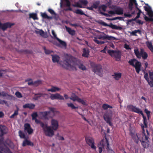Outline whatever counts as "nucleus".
Listing matches in <instances>:
<instances>
[{"label": "nucleus", "instance_id": "7", "mask_svg": "<svg viewBox=\"0 0 153 153\" xmlns=\"http://www.w3.org/2000/svg\"><path fill=\"white\" fill-rule=\"evenodd\" d=\"M0 153H12L10 149L4 143L3 139H0Z\"/></svg>", "mask_w": 153, "mask_h": 153}, {"label": "nucleus", "instance_id": "52", "mask_svg": "<svg viewBox=\"0 0 153 153\" xmlns=\"http://www.w3.org/2000/svg\"><path fill=\"white\" fill-rule=\"evenodd\" d=\"M43 49L45 51V52L46 54H49L52 52L51 51L46 49L45 47H44Z\"/></svg>", "mask_w": 153, "mask_h": 153}, {"label": "nucleus", "instance_id": "8", "mask_svg": "<svg viewBox=\"0 0 153 153\" xmlns=\"http://www.w3.org/2000/svg\"><path fill=\"white\" fill-rule=\"evenodd\" d=\"M91 66L93 72L99 76H100L101 75L102 68L101 65L94 63H92L91 64Z\"/></svg>", "mask_w": 153, "mask_h": 153}, {"label": "nucleus", "instance_id": "6", "mask_svg": "<svg viewBox=\"0 0 153 153\" xmlns=\"http://www.w3.org/2000/svg\"><path fill=\"white\" fill-rule=\"evenodd\" d=\"M44 132L46 136L52 137L54 134V131L51 126H48L47 124L45 123L43 127H42Z\"/></svg>", "mask_w": 153, "mask_h": 153}, {"label": "nucleus", "instance_id": "34", "mask_svg": "<svg viewBox=\"0 0 153 153\" xmlns=\"http://www.w3.org/2000/svg\"><path fill=\"white\" fill-rule=\"evenodd\" d=\"M133 1V0H130L129 1V3L128 5V8L130 11H131L133 9V6L134 3Z\"/></svg>", "mask_w": 153, "mask_h": 153}, {"label": "nucleus", "instance_id": "56", "mask_svg": "<svg viewBox=\"0 0 153 153\" xmlns=\"http://www.w3.org/2000/svg\"><path fill=\"white\" fill-rule=\"evenodd\" d=\"M144 18L146 22L150 21L153 20V19H152L149 18L148 17L146 16V15H145Z\"/></svg>", "mask_w": 153, "mask_h": 153}, {"label": "nucleus", "instance_id": "58", "mask_svg": "<svg viewBox=\"0 0 153 153\" xmlns=\"http://www.w3.org/2000/svg\"><path fill=\"white\" fill-rule=\"evenodd\" d=\"M48 11L52 15H54L55 14V13L54 11L51 9H49Z\"/></svg>", "mask_w": 153, "mask_h": 153}, {"label": "nucleus", "instance_id": "46", "mask_svg": "<svg viewBox=\"0 0 153 153\" xmlns=\"http://www.w3.org/2000/svg\"><path fill=\"white\" fill-rule=\"evenodd\" d=\"M31 117H32V120H34L36 119L38 117V114L36 112H34L31 114Z\"/></svg>", "mask_w": 153, "mask_h": 153}, {"label": "nucleus", "instance_id": "55", "mask_svg": "<svg viewBox=\"0 0 153 153\" xmlns=\"http://www.w3.org/2000/svg\"><path fill=\"white\" fill-rule=\"evenodd\" d=\"M15 95L18 98H21L22 96L21 94L19 91H17L15 93Z\"/></svg>", "mask_w": 153, "mask_h": 153}, {"label": "nucleus", "instance_id": "15", "mask_svg": "<svg viewBox=\"0 0 153 153\" xmlns=\"http://www.w3.org/2000/svg\"><path fill=\"white\" fill-rule=\"evenodd\" d=\"M51 127L52 128L54 131L56 130L59 127V122L58 121L54 119H52L51 120Z\"/></svg>", "mask_w": 153, "mask_h": 153}, {"label": "nucleus", "instance_id": "16", "mask_svg": "<svg viewBox=\"0 0 153 153\" xmlns=\"http://www.w3.org/2000/svg\"><path fill=\"white\" fill-rule=\"evenodd\" d=\"M97 22L100 24L105 26H108L111 28L113 29L116 30L117 25H113L112 23H111L110 24L108 25L105 22L102 20L99 21Z\"/></svg>", "mask_w": 153, "mask_h": 153}, {"label": "nucleus", "instance_id": "3", "mask_svg": "<svg viewBox=\"0 0 153 153\" xmlns=\"http://www.w3.org/2000/svg\"><path fill=\"white\" fill-rule=\"evenodd\" d=\"M128 63L130 65L134 67L136 72L139 74L141 70V68L142 66L141 62L138 61L135 59L130 60Z\"/></svg>", "mask_w": 153, "mask_h": 153}, {"label": "nucleus", "instance_id": "31", "mask_svg": "<svg viewBox=\"0 0 153 153\" xmlns=\"http://www.w3.org/2000/svg\"><path fill=\"white\" fill-rule=\"evenodd\" d=\"M121 74L120 73H114V74L112 75V76H114V78L116 80H119L121 77Z\"/></svg>", "mask_w": 153, "mask_h": 153}, {"label": "nucleus", "instance_id": "30", "mask_svg": "<svg viewBox=\"0 0 153 153\" xmlns=\"http://www.w3.org/2000/svg\"><path fill=\"white\" fill-rule=\"evenodd\" d=\"M65 28L67 31L71 35L73 36L75 34V31L74 30H71V29L69 27L65 26Z\"/></svg>", "mask_w": 153, "mask_h": 153}, {"label": "nucleus", "instance_id": "22", "mask_svg": "<svg viewBox=\"0 0 153 153\" xmlns=\"http://www.w3.org/2000/svg\"><path fill=\"white\" fill-rule=\"evenodd\" d=\"M35 107V105L32 103H27L23 105L24 108H28L30 109H33Z\"/></svg>", "mask_w": 153, "mask_h": 153}, {"label": "nucleus", "instance_id": "2", "mask_svg": "<svg viewBox=\"0 0 153 153\" xmlns=\"http://www.w3.org/2000/svg\"><path fill=\"white\" fill-rule=\"evenodd\" d=\"M127 108L130 110L132 112H135L136 113L140 114L143 116V123L144 125V128L147 127V119L146 116H144L143 113L142 111L140 108H137L135 106H134L132 105H129L127 106Z\"/></svg>", "mask_w": 153, "mask_h": 153}, {"label": "nucleus", "instance_id": "62", "mask_svg": "<svg viewBox=\"0 0 153 153\" xmlns=\"http://www.w3.org/2000/svg\"><path fill=\"white\" fill-rule=\"evenodd\" d=\"M1 94L2 96L3 97H5L7 96H10L7 93L4 91H2L1 92Z\"/></svg>", "mask_w": 153, "mask_h": 153}, {"label": "nucleus", "instance_id": "51", "mask_svg": "<svg viewBox=\"0 0 153 153\" xmlns=\"http://www.w3.org/2000/svg\"><path fill=\"white\" fill-rule=\"evenodd\" d=\"M115 50H108V53L109 55L111 56H112L114 54V53Z\"/></svg>", "mask_w": 153, "mask_h": 153}, {"label": "nucleus", "instance_id": "64", "mask_svg": "<svg viewBox=\"0 0 153 153\" xmlns=\"http://www.w3.org/2000/svg\"><path fill=\"white\" fill-rule=\"evenodd\" d=\"M148 14L150 17L153 16V11L152 10L148 12Z\"/></svg>", "mask_w": 153, "mask_h": 153}, {"label": "nucleus", "instance_id": "26", "mask_svg": "<svg viewBox=\"0 0 153 153\" xmlns=\"http://www.w3.org/2000/svg\"><path fill=\"white\" fill-rule=\"evenodd\" d=\"M115 13L119 15H122L123 13V10L122 8L118 7L115 10Z\"/></svg>", "mask_w": 153, "mask_h": 153}, {"label": "nucleus", "instance_id": "59", "mask_svg": "<svg viewBox=\"0 0 153 153\" xmlns=\"http://www.w3.org/2000/svg\"><path fill=\"white\" fill-rule=\"evenodd\" d=\"M151 81H150L149 80L148 81H147L149 85H150V87H153V79H151Z\"/></svg>", "mask_w": 153, "mask_h": 153}, {"label": "nucleus", "instance_id": "24", "mask_svg": "<svg viewBox=\"0 0 153 153\" xmlns=\"http://www.w3.org/2000/svg\"><path fill=\"white\" fill-rule=\"evenodd\" d=\"M89 55V51L85 48H83L82 51V56L85 57H88Z\"/></svg>", "mask_w": 153, "mask_h": 153}, {"label": "nucleus", "instance_id": "36", "mask_svg": "<svg viewBox=\"0 0 153 153\" xmlns=\"http://www.w3.org/2000/svg\"><path fill=\"white\" fill-rule=\"evenodd\" d=\"M19 136L20 138L25 139V135L24 132L21 130H19L18 132Z\"/></svg>", "mask_w": 153, "mask_h": 153}, {"label": "nucleus", "instance_id": "27", "mask_svg": "<svg viewBox=\"0 0 153 153\" xmlns=\"http://www.w3.org/2000/svg\"><path fill=\"white\" fill-rule=\"evenodd\" d=\"M52 59L53 62H58L59 60V57L57 55H51Z\"/></svg>", "mask_w": 153, "mask_h": 153}, {"label": "nucleus", "instance_id": "61", "mask_svg": "<svg viewBox=\"0 0 153 153\" xmlns=\"http://www.w3.org/2000/svg\"><path fill=\"white\" fill-rule=\"evenodd\" d=\"M144 111L147 114V116L149 118L150 115V112L149 111H148V109L146 108H145V109Z\"/></svg>", "mask_w": 153, "mask_h": 153}, {"label": "nucleus", "instance_id": "18", "mask_svg": "<svg viewBox=\"0 0 153 153\" xmlns=\"http://www.w3.org/2000/svg\"><path fill=\"white\" fill-rule=\"evenodd\" d=\"M27 146H29L31 147H33L34 146V144L33 142L26 138L23 142L22 146L23 147H25Z\"/></svg>", "mask_w": 153, "mask_h": 153}, {"label": "nucleus", "instance_id": "54", "mask_svg": "<svg viewBox=\"0 0 153 153\" xmlns=\"http://www.w3.org/2000/svg\"><path fill=\"white\" fill-rule=\"evenodd\" d=\"M144 8L145 10L147 11V13L149 11H150L151 10H152L151 7L149 6L148 7L144 6Z\"/></svg>", "mask_w": 153, "mask_h": 153}, {"label": "nucleus", "instance_id": "49", "mask_svg": "<svg viewBox=\"0 0 153 153\" xmlns=\"http://www.w3.org/2000/svg\"><path fill=\"white\" fill-rule=\"evenodd\" d=\"M107 150L108 153H115L114 151L109 146L106 148Z\"/></svg>", "mask_w": 153, "mask_h": 153}, {"label": "nucleus", "instance_id": "29", "mask_svg": "<svg viewBox=\"0 0 153 153\" xmlns=\"http://www.w3.org/2000/svg\"><path fill=\"white\" fill-rule=\"evenodd\" d=\"M77 102L85 106H87L88 104L86 103V101L83 99L79 98L77 97Z\"/></svg>", "mask_w": 153, "mask_h": 153}, {"label": "nucleus", "instance_id": "9", "mask_svg": "<svg viewBox=\"0 0 153 153\" xmlns=\"http://www.w3.org/2000/svg\"><path fill=\"white\" fill-rule=\"evenodd\" d=\"M85 140L86 143L90 146L93 149L96 150V146L94 145V139L91 137H86Z\"/></svg>", "mask_w": 153, "mask_h": 153}, {"label": "nucleus", "instance_id": "32", "mask_svg": "<svg viewBox=\"0 0 153 153\" xmlns=\"http://www.w3.org/2000/svg\"><path fill=\"white\" fill-rule=\"evenodd\" d=\"M29 17L30 18H32L33 20H38V18L37 17V14L36 13H31L29 14Z\"/></svg>", "mask_w": 153, "mask_h": 153}, {"label": "nucleus", "instance_id": "21", "mask_svg": "<svg viewBox=\"0 0 153 153\" xmlns=\"http://www.w3.org/2000/svg\"><path fill=\"white\" fill-rule=\"evenodd\" d=\"M113 38L114 37L112 36H108L105 34V35L103 36H100L98 37V39H102L103 40L108 39L110 40H112Z\"/></svg>", "mask_w": 153, "mask_h": 153}, {"label": "nucleus", "instance_id": "39", "mask_svg": "<svg viewBox=\"0 0 153 153\" xmlns=\"http://www.w3.org/2000/svg\"><path fill=\"white\" fill-rule=\"evenodd\" d=\"M43 94L40 93L38 94H35L34 97L33 99L35 100H37L41 96L43 95Z\"/></svg>", "mask_w": 153, "mask_h": 153}, {"label": "nucleus", "instance_id": "37", "mask_svg": "<svg viewBox=\"0 0 153 153\" xmlns=\"http://www.w3.org/2000/svg\"><path fill=\"white\" fill-rule=\"evenodd\" d=\"M102 108L103 109L106 110L109 108H113V107L112 106L108 104H104L102 105Z\"/></svg>", "mask_w": 153, "mask_h": 153}, {"label": "nucleus", "instance_id": "5", "mask_svg": "<svg viewBox=\"0 0 153 153\" xmlns=\"http://www.w3.org/2000/svg\"><path fill=\"white\" fill-rule=\"evenodd\" d=\"M142 130V133L141 134H137L136 135H134V136H133L132 137L134 139V137H137L138 139L140 141H148V139L149 137L148 135H146L145 133V131L144 129V127L143 125H141Z\"/></svg>", "mask_w": 153, "mask_h": 153}, {"label": "nucleus", "instance_id": "12", "mask_svg": "<svg viewBox=\"0 0 153 153\" xmlns=\"http://www.w3.org/2000/svg\"><path fill=\"white\" fill-rule=\"evenodd\" d=\"M24 130L25 132L27 133L28 134H31L33 133V130L31 128L30 124L26 123L24 125Z\"/></svg>", "mask_w": 153, "mask_h": 153}, {"label": "nucleus", "instance_id": "60", "mask_svg": "<svg viewBox=\"0 0 153 153\" xmlns=\"http://www.w3.org/2000/svg\"><path fill=\"white\" fill-rule=\"evenodd\" d=\"M149 78L153 80V72L149 71Z\"/></svg>", "mask_w": 153, "mask_h": 153}, {"label": "nucleus", "instance_id": "17", "mask_svg": "<svg viewBox=\"0 0 153 153\" xmlns=\"http://www.w3.org/2000/svg\"><path fill=\"white\" fill-rule=\"evenodd\" d=\"M50 98L52 100L59 99L63 100L64 99L63 97L58 93L51 94Z\"/></svg>", "mask_w": 153, "mask_h": 153}, {"label": "nucleus", "instance_id": "28", "mask_svg": "<svg viewBox=\"0 0 153 153\" xmlns=\"http://www.w3.org/2000/svg\"><path fill=\"white\" fill-rule=\"evenodd\" d=\"M146 45L150 51L153 53V46L151 42L147 41L146 42Z\"/></svg>", "mask_w": 153, "mask_h": 153}, {"label": "nucleus", "instance_id": "11", "mask_svg": "<svg viewBox=\"0 0 153 153\" xmlns=\"http://www.w3.org/2000/svg\"><path fill=\"white\" fill-rule=\"evenodd\" d=\"M61 2L60 3L61 6L62 5V3H63V5L64 7H68V8L64 9L65 11L68 10H72V8L70 7L71 4L70 1L69 0H61Z\"/></svg>", "mask_w": 153, "mask_h": 153}, {"label": "nucleus", "instance_id": "57", "mask_svg": "<svg viewBox=\"0 0 153 153\" xmlns=\"http://www.w3.org/2000/svg\"><path fill=\"white\" fill-rule=\"evenodd\" d=\"M80 2L81 4L84 5H86L88 3L86 0H81Z\"/></svg>", "mask_w": 153, "mask_h": 153}, {"label": "nucleus", "instance_id": "23", "mask_svg": "<svg viewBox=\"0 0 153 153\" xmlns=\"http://www.w3.org/2000/svg\"><path fill=\"white\" fill-rule=\"evenodd\" d=\"M113 56L116 59H120L121 58V52L119 51H115L113 55Z\"/></svg>", "mask_w": 153, "mask_h": 153}, {"label": "nucleus", "instance_id": "50", "mask_svg": "<svg viewBox=\"0 0 153 153\" xmlns=\"http://www.w3.org/2000/svg\"><path fill=\"white\" fill-rule=\"evenodd\" d=\"M99 5V3L96 2L95 3H93L92 6L94 8L97 9Z\"/></svg>", "mask_w": 153, "mask_h": 153}, {"label": "nucleus", "instance_id": "35", "mask_svg": "<svg viewBox=\"0 0 153 153\" xmlns=\"http://www.w3.org/2000/svg\"><path fill=\"white\" fill-rule=\"evenodd\" d=\"M50 113V111H44L40 112L41 114L43 117L45 119L47 118V116L48 114Z\"/></svg>", "mask_w": 153, "mask_h": 153}, {"label": "nucleus", "instance_id": "19", "mask_svg": "<svg viewBox=\"0 0 153 153\" xmlns=\"http://www.w3.org/2000/svg\"><path fill=\"white\" fill-rule=\"evenodd\" d=\"M77 65H78L79 68L85 71L86 70V67L83 65V62L77 59Z\"/></svg>", "mask_w": 153, "mask_h": 153}, {"label": "nucleus", "instance_id": "48", "mask_svg": "<svg viewBox=\"0 0 153 153\" xmlns=\"http://www.w3.org/2000/svg\"><path fill=\"white\" fill-rule=\"evenodd\" d=\"M77 14H79L81 15H84L87 16L86 14L84 13L83 11L81 9H77Z\"/></svg>", "mask_w": 153, "mask_h": 153}, {"label": "nucleus", "instance_id": "25", "mask_svg": "<svg viewBox=\"0 0 153 153\" xmlns=\"http://www.w3.org/2000/svg\"><path fill=\"white\" fill-rule=\"evenodd\" d=\"M60 90V88H59L53 86H51V88L50 89H48L47 90L48 91H51L52 92H55L57 91H59Z\"/></svg>", "mask_w": 153, "mask_h": 153}, {"label": "nucleus", "instance_id": "10", "mask_svg": "<svg viewBox=\"0 0 153 153\" xmlns=\"http://www.w3.org/2000/svg\"><path fill=\"white\" fill-rule=\"evenodd\" d=\"M103 118L107 123L111 126H112V123L111 122V120L112 118V114L111 113H105L103 116Z\"/></svg>", "mask_w": 153, "mask_h": 153}, {"label": "nucleus", "instance_id": "42", "mask_svg": "<svg viewBox=\"0 0 153 153\" xmlns=\"http://www.w3.org/2000/svg\"><path fill=\"white\" fill-rule=\"evenodd\" d=\"M57 40L59 42L60 44L62 45V46L64 47L66 46V43L65 42L61 40L59 38H57Z\"/></svg>", "mask_w": 153, "mask_h": 153}, {"label": "nucleus", "instance_id": "1", "mask_svg": "<svg viewBox=\"0 0 153 153\" xmlns=\"http://www.w3.org/2000/svg\"><path fill=\"white\" fill-rule=\"evenodd\" d=\"M60 64L65 69L74 68L76 70V59L71 56L67 55L65 59L63 61H61Z\"/></svg>", "mask_w": 153, "mask_h": 153}, {"label": "nucleus", "instance_id": "44", "mask_svg": "<svg viewBox=\"0 0 153 153\" xmlns=\"http://www.w3.org/2000/svg\"><path fill=\"white\" fill-rule=\"evenodd\" d=\"M34 120H35V121L36 123H39L40 124V126L42 128V127H43L44 125L45 124L43 122L38 120L36 118L34 119Z\"/></svg>", "mask_w": 153, "mask_h": 153}, {"label": "nucleus", "instance_id": "53", "mask_svg": "<svg viewBox=\"0 0 153 153\" xmlns=\"http://www.w3.org/2000/svg\"><path fill=\"white\" fill-rule=\"evenodd\" d=\"M144 73H145V75H144V78L147 81H148L149 80V76L148 73H146L145 72H144Z\"/></svg>", "mask_w": 153, "mask_h": 153}, {"label": "nucleus", "instance_id": "63", "mask_svg": "<svg viewBox=\"0 0 153 153\" xmlns=\"http://www.w3.org/2000/svg\"><path fill=\"white\" fill-rule=\"evenodd\" d=\"M57 137H58V139L59 140H64V138L62 136H61L59 135V134H58L57 135Z\"/></svg>", "mask_w": 153, "mask_h": 153}, {"label": "nucleus", "instance_id": "13", "mask_svg": "<svg viewBox=\"0 0 153 153\" xmlns=\"http://www.w3.org/2000/svg\"><path fill=\"white\" fill-rule=\"evenodd\" d=\"M7 132L8 129L6 126L0 125V139L3 138L4 139L2 136L7 134Z\"/></svg>", "mask_w": 153, "mask_h": 153}, {"label": "nucleus", "instance_id": "40", "mask_svg": "<svg viewBox=\"0 0 153 153\" xmlns=\"http://www.w3.org/2000/svg\"><path fill=\"white\" fill-rule=\"evenodd\" d=\"M138 33L139 34L141 33V31L140 30H135L133 31H132V32H131L130 34L133 36H136L137 35L136 33Z\"/></svg>", "mask_w": 153, "mask_h": 153}, {"label": "nucleus", "instance_id": "33", "mask_svg": "<svg viewBox=\"0 0 153 153\" xmlns=\"http://www.w3.org/2000/svg\"><path fill=\"white\" fill-rule=\"evenodd\" d=\"M41 16L44 19H52V17L48 16L45 13H41Z\"/></svg>", "mask_w": 153, "mask_h": 153}, {"label": "nucleus", "instance_id": "45", "mask_svg": "<svg viewBox=\"0 0 153 153\" xmlns=\"http://www.w3.org/2000/svg\"><path fill=\"white\" fill-rule=\"evenodd\" d=\"M42 83V81L40 80H38L33 82V85L37 86Z\"/></svg>", "mask_w": 153, "mask_h": 153}, {"label": "nucleus", "instance_id": "14", "mask_svg": "<svg viewBox=\"0 0 153 153\" xmlns=\"http://www.w3.org/2000/svg\"><path fill=\"white\" fill-rule=\"evenodd\" d=\"M98 145L103 148H104L105 146H107V147L109 146L108 140L105 137V138H103L100 141Z\"/></svg>", "mask_w": 153, "mask_h": 153}, {"label": "nucleus", "instance_id": "20", "mask_svg": "<svg viewBox=\"0 0 153 153\" xmlns=\"http://www.w3.org/2000/svg\"><path fill=\"white\" fill-rule=\"evenodd\" d=\"M36 33L37 34H39L41 36L44 38H47L48 35L46 33H45L42 30H36Z\"/></svg>", "mask_w": 153, "mask_h": 153}, {"label": "nucleus", "instance_id": "41", "mask_svg": "<svg viewBox=\"0 0 153 153\" xmlns=\"http://www.w3.org/2000/svg\"><path fill=\"white\" fill-rule=\"evenodd\" d=\"M148 142V141H143L141 142V144L143 147L145 148H147L148 147V144L146 142Z\"/></svg>", "mask_w": 153, "mask_h": 153}, {"label": "nucleus", "instance_id": "43", "mask_svg": "<svg viewBox=\"0 0 153 153\" xmlns=\"http://www.w3.org/2000/svg\"><path fill=\"white\" fill-rule=\"evenodd\" d=\"M94 40L95 43L98 44L102 45L105 43V42L103 41H100L98 40L96 38H95Z\"/></svg>", "mask_w": 153, "mask_h": 153}, {"label": "nucleus", "instance_id": "47", "mask_svg": "<svg viewBox=\"0 0 153 153\" xmlns=\"http://www.w3.org/2000/svg\"><path fill=\"white\" fill-rule=\"evenodd\" d=\"M67 105L68 107H70L72 109H75L76 107L74 105L71 103H68Z\"/></svg>", "mask_w": 153, "mask_h": 153}, {"label": "nucleus", "instance_id": "4", "mask_svg": "<svg viewBox=\"0 0 153 153\" xmlns=\"http://www.w3.org/2000/svg\"><path fill=\"white\" fill-rule=\"evenodd\" d=\"M134 51L135 55L138 58L140 59L142 57L143 59L145 60L148 57V54L143 48L140 49V52L139 51L138 49H134Z\"/></svg>", "mask_w": 153, "mask_h": 153}, {"label": "nucleus", "instance_id": "38", "mask_svg": "<svg viewBox=\"0 0 153 153\" xmlns=\"http://www.w3.org/2000/svg\"><path fill=\"white\" fill-rule=\"evenodd\" d=\"M17 109L15 111L14 113L12 115L10 116V118H15V116H16L18 115L19 108L18 107H17Z\"/></svg>", "mask_w": 153, "mask_h": 153}]
</instances>
